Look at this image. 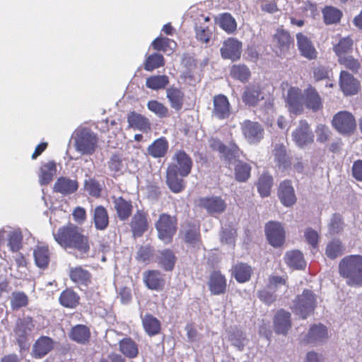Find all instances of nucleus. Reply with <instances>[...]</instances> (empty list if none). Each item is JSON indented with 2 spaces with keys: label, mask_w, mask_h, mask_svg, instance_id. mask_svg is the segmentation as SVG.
<instances>
[{
  "label": "nucleus",
  "mask_w": 362,
  "mask_h": 362,
  "mask_svg": "<svg viewBox=\"0 0 362 362\" xmlns=\"http://www.w3.org/2000/svg\"><path fill=\"white\" fill-rule=\"evenodd\" d=\"M56 242L64 249H71L78 252L81 257L87 255L90 250L88 236L83 230L73 223L60 227L54 233Z\"/></svg>",
  "instance_id": "obj_1"
},
{
  "label": "nucleus",
  "mask_w": 362,
  "mask_h": 362,
  "mask_svg": "<svg viewBox=\"0 0 362 362\" xmlns=\"http://www.w3.org/2000/svg\"><path fill=\"white\" fill-rule=\"evenodd\" d=\"M339 274L348 286H362V256L344 257L339 263Z\"/></svg>",
  "instance_id": "obj_2"
},
{
  "label": "nucleus",
  "mask_w": 362,
  "mask_h": 362,
  "mask_svg": "<svg viewBox=\"0 0 362 362\" xmlns=\"http://www.w3.org/2000/svg\"><path fill=\"white\" fill-rule=\"evenodd\" d=\"M76 150L83 155H91L97 146V137L90 129L83 128L76 132L74 137Z\"/></svg>",
  "instance_id": "obj_3"
},
{
  "label": "nucleus",
  "mask_w": 362,
  "mask_h": 362,
  "mask_svg": "<svg viewBox=\"0 0 362 362\" xmlns=\"http://www.w3.org/2000/svg\"><path fill=\"white\" fill-rule=\"evenodd\" d=\"M287 287L285 279L272 276L269 277L267 286L259 291L258 296L262 301L269 305L275 300L277 296L275 293H283Z\"/></svg>",
  "instance_id": "obj_4"
},
{
  "label": "nucleus",
  "mask_w": 362,
  "mask_h": 362,
  "mask_svg": "<svg viewBox=\"0 0 362 362\" xmlns=\"http://www.w3.org/2000/svg\"><path fill=\"white\" fill-rule=\"evenodd\" d=\"M156 228L159 239L166 243H170L177 230V219L175 216L162 214L156 223Z\"/></svg>",
  "instance_id": "obj_5"
},
{
  "label": "nucleus",
  "mask_w": 362,
  "mask_h": 362,
  "mask_svg": "<svg viewBox=\"0 0 362 362\" xmlns=\"http://www.w3.org/2000/svg\"><path fill=\"white\" fill-rule=\"evenodd\" d=\"M315 303L316 298L313 293L309 290H305L294 300L292 308L297 315L305 319L314 310Z\"/></svg>",
  "instance_id": "obj_6"
},
{
  "label": "nucleus",
  "mask_w": 362,
  "mask_h": 362,
  "mask_svg": "<svg viewBox=\"0 0 362 362\" xmlns=\"http://www.w3.org/2000/svg\"><path fill=\"white\" fill-rule=\"evenodd\" d=\"M34 323L30 317L19 319L14 328L15 337L21 350L29 348L28 337L34 329Z\"/></svg>",
  "instance_id": "obj_7"
},
{
  "label": "nucleus",
  "mask_w": 362,
  "mask_h": 362,
  "mask_svg": "<svg viewBox=\"0 0 362 362\" xmlns=\"http://www.w3.org/2000/svg\"><path fill=\"white\" fill-rule=\"evenodd\" d=\"M332 124L336 130L342 134H349L356 127L354 115L347 111H341L337 113L332 119Z\"/></svg>",
  "instance_id": "obj_8"
},
{
  "label": "nucleus",
  "mask_w": 362,
  "mask_h": 362,
  "mask_svg": "<svg viewBox=\"0 0 362 362\" xmlns=\"http://www.w3.org/2000/svg\"><path fill=\"white\" fill-rule=\"evenodd\" d=\"M196 204L211 215L223 213L227 206L225 200L218 196L200 197L196 201Z\"/></svg>",
  "instance_id": "obj_9"
},
{
  "label": "nucleus",
  "mask_w": 362,
  "mask_h": 362,
  "mask_svg": "<svg viewBox=\"0 0 362 362\" xmlns=\"http://www.w3.org/2000/svg\"><path fill=\"white\" fill-rule=\"evenodd\" d=\"M210 147L215 151H218L228 163L235 161L237 158H240L242 152L234 143H230L228 146L224 145L220 140L211 138L209 140Z\"/></svg>",
  "instance_id": "obj_10"
},
{
  "label": "nucleus",
  "mask_w": 362,
  "mask_h": 362,
  "mask_svg": "<svg viewBox=\"0 0 362 362\" xmlns=\"http://www.w3.org/2000/svg\"><path fill=\"white\" fill-rule=\"evenodd\" d=\"M241 129L244 137L249 144H258L264 137V128L257 122L245 120L241 124Z\"/></svg>",
  "instance_id": "obj_11"
},
{
  "label": "nucleus",
  "mask_w": 362,
  "mask_h": 362,
  "mask_svg": "<svg viewBox=\"0 0 362 362\" xmlns=\"http://www.w3.org/2000/svg\"><path fill=\"white\" fill-rule=\"evenodd\" d=\"M265 233L269 243L273 247H280L285 240V230L280 223L271 221L265 226Z\"/></svg>",
  "instance_id": "obj_12"
},
{
  "label": "nucleus",
  "mask_w": 362,
  "mask_h": 362,
  "mask_svg": "<svg viewBox=\"0 0 362 362\" xmlns=\"http://www.w3.org/2000/svg\"><path fill=\"white\" fill-rule=\"evenodd\" d=\"M23 236L18 229L0 230V247L7 241V245L13 252H18L22 247Z\"/></svg>",
  "instance_id": "obj_13"
},
{
  "label": "nucleus",
  "mask_w": 362,
  "mask_h": 362,
  "mask_svg": "<svg viewBox=\"0 0 362 362\" xmlns=\"http://www.w3.org/2000/svg\"><path fill=\"white\" fill-rule=\"evenodd\" d=\"M292 136L296 145L301 148L312 144L314 138L309 124L305 120L300 121L298 127L292 133Z\"/></svg>",
  "instance_id": "obj_14"
},
{
  "label": "nucleus",
  "mask_w": 362,
  "mask_h": 362,
  "mask_svg": "<svg viewBox=\"0 0 362 362\" xmlns=\"http://www.w3.org/2000/svg\"><path fill=\"white\" fill-rule=\"evenodd\" d=\"M220 51L223 59L237 61L241 56L242 43L236 39L228 38L223 42Z\"/></svg>",
  "instance_id": "obj_15"
},
{
  "label": "nucleus",
  "mask_w": 362,
  "mask_h": 362,
  "mask_svg": "<svg viewBox=\"0 0 362 362\" xmlns=\"http://www.w3.org/2000/svg\"><path fill=\"white\" fill-rule=\"evenodd\" d=\"M296 42L298 49L303 57L309 60L315 59L317 57V51L308 35L302 33H297Z\"/></svg>",
  "instance_id": "obj_16"
},
{
  "label": "nucleus",
  "mask_w": 362,
  "mask_h": 362,
  "mask_svg": "<svg viewBox=\"0 0 362 362\" xmlns=\"http://www.w3.org/2000/svg\"><path fill=\"white\" fill-rule=\"evenodd\" d=\"M286 104L291 113L298 115L303 110V93L296 87L289 88L286 96Z\"/></svg>",
  "instance_id": "obj_17"
},
{
  "label": "nucleus",
  "mask_w": 362,
  "mask_h": 362,
  "mask_svg": "<svg viewBox=\"0 0 362 362\" xmlns=\"http://www.w3.org/2000/svg\"><path fill=\"white\" fill-rule=\"evenodd\" d=\"M173 163L168 167H175V172L179 173L180 177L187 176L192 169V161L190 157L183 151L177 152L173 156Z\"/></svg>",
  "instance_id": "obj_18"
},
{
  "label": "nucleus",
  "mask_w": 362,
  "mask_h": 362,
  "mask_svg": "<svg viewBox=\"0 0 362 362\" xmlns=\"http://www.w3.org/2000/svg\"><path fill=\"white\" fill-rule=\"evenodd\" d=\"M328 339L329 334L327 327L322 324H318L310 328L305 341L308 344L319 345L325 343Z\"/></svg>",
  "instance_id": "obj_19"
},
{
  "label": "nucleus",
  "mask_w": 362,
  "mask_h": 362,
  "mask_svg": "<svg viewBox=\"0 0 362 362\" xmlns=\"http://www.w3.org/2000/svg\"><path fill=\"white\" fill-rule=\"evenodd\" d=\"M214 108L212 116L218 119H224L230 115V103L228 98L223 95H216L214 98Z\"/></svg>",
  "instance_id": "obj_20"
},
{
  "label": "nucleus",
  "mask_w": 362,
  "mask_h": 362,
  "mask_svg": "<svg viewBox=\"0 0 362 362\" xmlns=\"http://www.w3.org/2000/svg\"><path fill=\"white\" fill-rule=\"evenodd\" d=\"M242 99L247 105L257 106L264 100V96L259 86L249 85L245 87Z\"/></svg>",
  "instance_id": "obj_21"
},
{
  "label": "nucleus",
  "mask_w": 362,
  "mask_h": 362,
  "mask_svg": "<svg viewBox=\"0 0 362 362\" xmlns=\"http://www.w3.org/2000/svg\"><path fill=\"white\" fill-rule=\"evenodd\" d=\"M274 45L277 49L276 52L278 55H284L290 48L292 39L290 34L282 29H278L274 35Z\"/></svg>",
  "instance_id": "obj_22"
},
{
  "label": "nucleus",
  "mask_w": 362,
  "mask_h": 362,
  "mask_svg": "<svg viewBox=\"0 0 362 362\" xmlns=\"http://www.w3.org/2000/svg\"><path fill=\"white\" fill-rule=\"evenodd\" d=\"M278 196L282 204L287 207L291 206L296 202L295 191L289 180H284L280 183Z\"/></svg>",
  "instance_id": "obj_23"
},
{
  "label": "nucleus",
  "mask_w": 362,
  "mask_h": 362,
  "mask_svg": "<svg viewBox=\"0 0 362 362\" xmlns=\"http://www.w3.org/2000/svg\"><path fill=\"white\" fill-rule=\"evenodd\" d=\"M303 101L305 106L314 112H317L322 107L321 97L317 90L311 86H309L304 90Z\"/></svg>",
  "instance_id": "obj_24"
},
{
  "label": "nucleus",
  "mask_w": 362,
  "mask_h": 362,
  "mask_svg": "<svg viewBox=\"0 0 362 362\" xmlns=\"http://www.w3.org/2000/svg\"><path fill=\"white\" fill-rule=\"evenodd\" d=\"M291 327V314L284 310H279L274 317V331L277 334H286Z\"/></svg>",
  "instance_id": "obj_25"
},
{
  "label": "nucleus",
  "mask_w": 362,
  "mask_h": 362,
  "mask_svg": "<svg viewBox=\"0 0 362 362\" xmlns=\"http://www.w3.org/2000/svg\"><path fill=\"white\" fill-rule=\"evenodd\" d=\"M339 84L341 90L346 95L356 94L359 88L358 81L346 71L341 72Z\"/></svg>",
  "instance_id": "obj_26"
},
{
  "label": "nucleus",
  "mask_w": 362,
  "mask_h": 362,
  "mask_svg": "<svg viewBox=\"0 0 362 362\" xmlns=\"http://www.w3.org/2000/svg\"><path fill=\"white\" fill-rule=\"evenodd\" d=\"M175 167H168L166 182L172 192L179 193L185 189V185L182 178L179 177V173L175 172Z\"/></svg>",
  "instance_id": "obj_27"
},
{
  "label": "nucleus",
  "mask_w": 362,
  "mask_h": 362,
  "mask_svg": "<svg viewBox=\"0 0 362 362\" xmlns=\"http://www.w3.org/2000/svg\"><path fill=\"white\" fill-rule=\"evenodd\" d=\"M52 348V339L48 337H41L34 344L32 354L34 358H40L47 355Z\"/></svg>",
  "instance_id": "obj_28"
},
{
  "label": "nucleus",
  "mask_w": 362,
  "mask_h": 362,
  "mask_svg": "<svg viewBox=\"0 0 362 362\" xmlns=\"http://www.w3.org/2000/svg\"><path fill=\"white\" fill-rule=\"evenodd\" d=\"M114 208L117 211L119 218L122 221L127 219L132 211V204L130 201L124 199L122 197H112Z\"/></svg>",
  "instance_id": "obj_29"
},
{
  "label": "nucleus",
  "mask_w": 362,
  "mask_h": 362,
  "mask_svg": "<svg viewBox=\"0 0 362 362\" xmlns=\"http://www.w3.org/2000/svg\"><path fill=\"white\" fill-rule=\"evenodd\" d=\"M166 97L170 104V107L176 111L182 108L185 101L184 92L175 86H171L166 90Z\"/></svg>",
  "instance_id": "obj_30"
},
{
  "label": "nucleus",
  "mask_w": 362,
  "mask_h": 362,
  "mask_svg": "<svg viewBox=\"0 0 362 362\" xmlns=\"http://www.w3.org/2000/svg\"><path fill=\"white\" fill-rule=\"evenodd\" d=\"M131 227L134 236H141L148 228L146 214L141 210H138L134 215Z\"/></svg>",
  "instance_id": "obj_31"
},
{
  "label": "nucleus",
  "mask_w": 362,
  "mask_h": 362,
  "mask_svg": "<svg viewBox=\"0 0 362 362\" xmlns=\"http://www.w3.org/2000/svg\"><path fill=\"white\" fill-rule=\"evenodd\" d=\"M78 187V185L76 180L62 177L56 181L54 189L57 192L66 195L75 192Z\"/></svg>",
  "instance_id": "obj_32"
},
{
  "label": "nucleus",
  "mask_w": 362,
  "mask_h": 362,
  "mask_svg": "<svg viewBox=\"0 0 362 362\" xmlns=\"http://www.w3.org/2000/svg\"><path fill=\"white\" fill-rule=\"evenodd\" d=\"M209 286L211 292L214 295H219L225 292L226 280L220 272H214L210 277Z\"/></svg>",
  "instance_id": "obj_33"
},
{
  "label": "nucleus",
  "mask_w": 362,
  "mask_h": 362,
  "mask_svg": "<svg viewBox=\"0 0 362 362\" xmlns=\"http://www.w3.org/2000/svg\"><path fill=\"white\" fill-rule=\"evenodd\" d=\"M69 276L74 283L86 286L90 282L91 274L88 270L79 266L70 268Z\"/></svg>",
  "instance_id": "obj_34"
},
{
  "label": "nucleus",
  "mask_w": 362,
  "mask_h": 362,
  "mask_svg": "<svg viewBox=\"0 0 362 362\" xmlns=\"http://www.w3.org/2000/svg\"><path fill=\"white\" fill-rule=\"evenodd\" d=\"M35 264L40 269L47 267L49 262V252L47 246L37 245L33 251Z\"/></svg>",
  "instance_id": "obj_35"
},
{
  "label": "nucleus",
  "mask_w": 362,
  "mask_h": 362,
  "mask_svg": "<svg viewBox=\"0 0 362 362\" xmlns=\"http://www.w3.org/2000/svg\"><path fill=\"white\" fill-rule=\"evenodd\" d=\"M129 126L134 129L147 132L150 129V123L147 118L140 114L132 112L127 117Z\"/></svg>",
  "instance_id": "obj_36"
},
{
  "label": "nucleus",
  "mask_w": 362,
  "mask_h": 362,
  "mask_svg": "<svg viewBox=\"0 0 362 362\" xmlns=\"http://www.w3.org/2000/svg\"><path fill=\"white\" fill-rule=\"evenodd\" d=\"M273 153L275 161L280 168L286 170L291 166V159L286 154V147L284 145L276 144L274 146Z\"/></svg>",
  "instance_id": "obj_37"
},
{
  "label": "nucleus",
  "mask_w": 362,
  "mask_h": 362,
  "mask_svg": "<svg viewBox=\"0 0 362 362\" xmlns=\"http://www.w3.org/2000/svg\"><path fill=\"white\" fill-rule=\"evenodd\" d=\"M286 264L293 269H303L305 267V261L303 254L298 250L287 252L284 257Z\"/></svg>",
  "instance_id": "obj_38"
},
{
  "label": "nucleus",
  "mask_w": 362,
  "mask_h": 362,
  "mask_svg": "<svg viewBox=\"0 0 362 362\" xmlns=\"http://www.w3.org/2000/svg\"><path fill=\"white\" fill-rule=\"evenodd\" d=\"M168 148V141L165 138H159L154 141L148 147V153L153 158H161L163 157Z\"/></svg>",
  "instance_id": "obj_39"
},
{
  "label": "nucleus",
  "mask_w": 362,
  "mask_h": 362,
  "mask_svg": "<svg viewBox=\"0 0 362 362\" xmlns=\"http://www.w3.org/2000/svg\"><path fill=\"white\" fill-rule=\"evenodd\" d=\"M95 226L98 230H105L109 223L107 210L102 206H96L93 212Z\"/></svg>",
  "instance_id": "obj_40"
},
{
  "label": "nucleus",
  "mask_w": 362,
  "mask_h": 362,
  "mask_svg": "<svg viewBox=\"0 0 362 362\" xmlns=\"http://www.w3.org/2000/svg\"><path fill=\"white\" fill-rule=\"evenodd\" d=\"M237 158L235 161H233L229 165H235V179L239 182H245L250 175L251 167L249 164L240 161Z\"/></svg>",
  "instance_id": "obj_41"
},
{
  "label": "nucleus",
  "mask_w": 362,
  "mask_h": 362,
  "mask_svg": "<svg viewBox=\"0 0 362 362\" xmlns=\"http://www.w3.org/2000/svg\"><path fill=\"white\" fill-rule=\"evenodd\" d=\"M252 272V268L244 263H239L235 265L232 269L233 275L240 283H244L249 281Z\"/></svg>",
  "instance_id": "obj_42"
},
{
  "label": "nucleus",
  "mask_w": 362,
  "mask_h": 362,
  "mask_svg": "<svg viewBox=\"0 0 362 362\" xmlns=\"http://www.w3.org/2000/svg\"><path fill=\"white\" fill-rule=\"evenodd\" d=\"M144 280L147 287L152 290L160 288L163 284V280L160 272L149 271L144 274Z\"/></svg>",
  "instance_id": "obj_43"
},
{
  "label": "nucleus",
  "mask_w": 362,
  "mask_h": 362,
  "mask_svg": "<svg viewBox=\"0 0 362 362\" xmlns=\"http://www.w3.org/2000/svg\"><path fill=\"white\" fill-rule=\"evenodd\" d=\"M69 337L78 343L84 344L90 338V331L86 326L78 325L71 329Z\"/></svg>",
  "instance_id": "obj_44"
},
{
  "label": "nucleus",
  "mask_w": 362,
  "mask_h": 362,
  "mask_svg": "<svg viewBox=\"0 0 362 362\" xmlns=\"http://www.w3.org/2000/svg\"><path fill=\"white\" fill-rule=\"evenodd\" d=\"M57 168L53 161L44 164L40 168V183L42 185L49 183L56 173Z\"/></svg>",
  "instance_id": "obj_45"
},
{
  "label": "nucleus",
  "mask_w": 362,
  "mask_h": 362,
  "mask_svg": "<svg viewBox=\"0 0 362 362\" xmlns=\"http://www.w3.org/2000/svg\"><path fill=\"white\" fill-rule=\"evenodd\" d=\"M168 83L169 78L166 75H155L146 80V87L153 90L164 89Z\"/></svg>",
  "instance_id": "obj_46"
},
{
  "label": "nucleus",
  "mask_w": 362,
  "mask_h": 362,
  "mask_svg": "<svg viewBox=\"0 0 362 362\" xmlns=\"http://www.w3.org/2000/svg\"><path fill=\"white\" fill-rule=\"evenodd\" d=\"M79 297L72 290L66 289L64 291L59 297L60 303L66 308H75L78 303Z\"/></svg>",
  "instance_id": "obj_47"
},
{
  "label": "nucleus",
  "mask_w": 362,
  "mask_h": 362,
  "mask_svg": "<svg viewBox=\"0 0 362 362\" xmlns=\"http://www.w3.org/2000/svg\"><path fill=\"white\" fill-rule=\"evenodd\" d=\"M175 257L173 252L170 250H163L159 252L158 257V263L168 271H170L173 269Z\"/></svg>",
  "instance_id": "obj_48"
},
{
  "label": "nucleus",
  "mask_w": 362,
  "mask_h": 362,
  "mask_svg": "<svg viewBox=\"0 0 362 362\" xmlns=\"http://www.w3.org/2000/svg\"><path fill=\"white\" fill-rule=\"evenodd\" d=\"M144 329L149 335L158 334L160 329V322L151 315H146L142 318Z\"/></svg>",
  "instance_id": "obj_49"
},
{
  "label": "nucleus",
  "mask_w": 362,
  "mask_h": 362,
  "mask_svg": "<svg viewBox=\"0 0 362 362\" xmlns=\"http://www.w3.org/2000/svg\"><path fill=\"white\" fill-rule=\"evenodd\" d=\"M119 349L123 354L129 358H134L138 354L136 344L130 339H124L119 342Z\"/></svg>",
  "instance_id": "obj_50"
},
{
  "label": "nucleus",
  "mask_w": 362,
  "mask_h": 362,
  "mask_svg": "<svg viewBox=\"0 0 362 362\" xmlns=\"http://www.w3.org/2000/svg\"><path fill=\"white\" fill-rule=\"evenodd\" d=\"M164 65V58L163 55L154 53L148 56L144 64L146 71H152L156 69L161 67Z\"/></svg>",
  "instance_id": "obj_51"
},
{
  "label": "nucleus",
  "mask_w": 362,
  "mask_h": 362,
  "mask_svg": "<svg viewBox=\"0 0 362 362\" xmlns=\"http://www.w3.org/2000/svg\"><path fill=\"white\" fill-rule=\"evenodd\" d=\"M185 241L194 247L198 246L199 243V228L196 226L189 225L184 229Z\"/></svg>",
  "instance_id": "obj_52"
},
{
  "label": "nucleus",
  "mask_w": 362,
  "mask_h": 362,
  "mask_svg": "<svg viewBox=\"0 0 362 362\" xmlns=\"http://www.w3.org/2000/svg\"><path fill=\"white\" fill-rule=\"evenodd\" d=\"M153 47L158 51H173L176 47L175 41L167 37H157L152 42Z\"/></svg>",
  "instance_id": "obj_53"
},
{
  "label": "nucleus",
  "mask_w": 362,
  "mask_h": 362,
  "mask_svg": "<svg viewBox=\"0 0 362 362\" xmlns=\"http://www.w3.org/2000/svg\"><path fill=\"white\" fill-rule=\"evenodd\" d=\"M272 177L266 174L260 176L257 182V189L262 197H268L272 185Z\"/></svg>",
  "instance_id": "obj_54"
},
{
  "label": "nucleus",
  "mask_w": 362,
  "mask_h": 362,
  "mask_svg": "<svg viewBox=\"0 0 362 362\" xmlns=\"http://www.w3.org/2000/svg\"><path fill=\"white\" fill-rule=\"evenodd\" d=\"M352 40L349 37H345L341 39L339 43L334 46V51L339 57V59L348 55L347 54L352 49Z\"/></svg>",
  "instance_id": "obj_55"
},
{
  "label": "nucleus",
  "mask_w": 362,
  "mask_h": 362,
  "mask_svg": "<svg viewBox=\"0 0 362 362\" xmlns=\"http://www.w3.org/2000/svg\"><path fill=\"white\" fill-rule=\"evenodd\" d=\"M324 21L326 24H333L339 21L341 12L332 6H327L323 11Z\"/></svg>",
  "instance_id": "obj_56"
},
{
  "label": "nucleus",
  "mask_w": 362,
  "mask_h": 362,
  "mask_svg": "<svg viewBox=\"0 0 362 362\" xmlns=\"http://www.w3.org/2000/svg\"><path fill=\"white\" fill-rule=\"evenodd\" d=\"M344 248L339 240L329 242L326 247V255L330 259H335L343 254Z\"/></svg>",
  "instance_id": "obj_57"
},
{
  "label": "nucleus",
  "mask_w": 362,
  "mask_h": 362,
  "mask_svg": "<svg viewBox=\"0 0 362 362\" xmlns=\"http://www.w3.org/2000/svg\"><path fill=\"white\" fill-rule=\"evenodd\" d=\"M230 74L233 78L246 82L250 76V71L245 65H234L231 68Z\"/></svg>",
  "instance_id": "obj_58"
},
{
  "label": "nucleus",
  "mask_w": 362,
  "mask_h": 362,
  "mask_svg": "<svg viewBox=\"0 0 362 362\" xmlns=\"http://www.w3.org/2000/svg\"><path fill=\"white\" fill-rule=\"evenodd\" d=\"M219 25L222 29L228 33H233L236 29L235 21L229 13H223L221 16Z\"/></svg>",
  "instance_id": "obj_59"
},
{
  "label": "nucleus",
  "mask_w": 362,
  "mask_h": 362,
  "mask_svg": "<svg viewBox=\"0 0 362 362\" xmlns=\"http://www.w3.org/2000/svg\"><path fill=\"white\" fill-rule=\"evenodd\" d=\"M147 107L149 110L160 117H166L168 113V109L157 100H150L147 104Z\"/></svg>",
  "instance_id": "obj_60"
},
{
  "label": "nucleus",
  "mask_w": 362,
  "mask_h": 362,
  "mask_svg": "<svg viewBox=\"0 0 362 362\" xmlns=\"http://www.w3.org/2000/svg\"><path fill=\"white\" fill-rule=\"evenodd\" d=\"M15 262L18 267V271L13 275L15 278L22 279L26 275V261L25 257L21 254H17L15 257Z\"/></svg>",
  "instance_id": "obj_61"
},
{
  "label": "nucleus",
  "mask_w": 362,
  "mask_h": 362,
  "mask_svg": "<svg viewBox=\"0 0 362 362\" xmlns=\"http://www.w3.org/2000/svg\"><path fill=\"white\" fill-rule=\"evenodd\" d=\"M84 187L93 197H99L100 194L101 187L100 184L91 177L84 180Z\"/></svg>",
  "instance_id": "obj_62"
},
{
  "label": "nucleus",
  "mask_w": 362,
  "mask_h": 362,
  "mask_svg": "<svg viewBox=\"0 0 362 362\" xmlns=\"http://www.w3.org/2000/svg\"><path fill=\"white\" fill-rule=\"evenodd\" d=\"M229 339L233 345L236 346L239 350H242L245 344V336L243 332L238 329L230 333Z\"/></svg>",
  "instance_id": "obj_63"
},
{
  "label": "nucleus",
  "mask_w": 362,
  "mask_h": 362,
  "mask_svg": "<svg viewBox=\"0 0 362 362\" xmlns=\"http://www.w3.org/2000/svg\"><path fill=\"white\" fill-rule=\"evenodd\" d=\"M339 62L340 64L354 72L358 71L360 68V63L351 55L341 57L339 59Z\"/></svg>",
  "instance_id": "obj_64"
}]
</instances>
